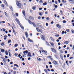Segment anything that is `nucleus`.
<instances>
[{"label": "nucleus", "instance_id": "1", "mask_svg": "<svg viewBox=\"0 0 74 74\" xmlns=\"http://www.w3.org/2000/svg\"><path fill=\"white\" fill-rule=\"evenodd\" d=\"M16 4L18 7H21V2L20 1H17L16 2Z\"/></svg>", "mask_w": 74, "mask_h": 74}, {"label": "nucleus", "instance_id": "2", "mask_svg": "<svg viewBox=\"0 0 74 74\" xmlns=\"http://www.w3.org/2000/svg\"><path fill=\"white\" fill-rule=\"evenodd\" d=\"M36 29L37 30V31L38 32H40V33H42V31L41 29H39L37 28H36Z\"/></svg>", "mask_w": 74, "mask_h": 74}, {"label": "nucleus", "instance_id": "3", "mask_svg": "<svg viewBox=\"0 0 74 74\" xmlns=\"http://www.w3.org/2000/svg\"><path fill=\"white\" fill-rule=\"evenodd\" d=\"M45 36H44L41 35V38L43 40H45Z\"/></svg>", "mask_w": 74, "mask_h": 74}, {"label": "nucleus", "instance_id": "4", "mask_svg": "<svg viewBox=\"0 0 74 74\" xmlns=\"http://www.w3.org/2000/svg\"><path fill=\"white\" fill-rule=\"evenodd\" d=\"M51 49L52 51V52H53L55 53L56 52V49H55L54 48H51Z\"/></svg>", "mask_w": 74, "mask_h": 74}, {"label": "nucleus", "instance_id": "5", "mask_svg": "<svg viewBox=\"0 0 74 74\" xmlns=\"http://www.w3.org/2000/svg\"><path fill=\"white\" fill-rule=\"evenodd\" d=\"M27 56L28 57H32V55H31V53L30 52H29L28 53Z\"/></svg>", "mask_w": 74, "mask_h": 74}, {"label": "nucleus", "instance_id": "6", "mask_svg": "<svg viewBox=\"0 0 74 74\" xmlns=\"http://www.w3.org/2000/svg\"><path fill=\"white\" fill-rule=\"evenodd\" d=\"M53 63L54 64H59L58 62H57L56 61L54 60L53 61Z\"/></svg>", "mask_w": 74, "mask_h": 74}, {"label": "nucleus", "instance_id": "7", "mask_svg": "<svg viewBox=\"0 0 74 74\" xmlns=\"http://www.w3.org/2000/svg\"><path fill=\"white\" fill-rule=\"evenodd\" d=\"M57 27H58V28H59V29H60V28H61V26L60 25H59V24H57Z\"/></svg>", "mask_w": 74, "mask_h": 74}, {"label": "nucleus", "instance_id": "8", "mask_svg": "<svg viewBox=\"0 0 74 74\" xmlns=\"http://www.w3.org/2000/svg\"><path fill=\"white\" fill-rule=\"evenodd\" d=\"M28 41H29V42H33V40L30 39L29 38H28Z\"/></svg>", "mask_w": 74, "mask_h": 74}, {"label": "nucleus", "instance_id": "9", "mask_svg": "<svg viewBox=\"0 0 74 74\" xmlns=\"http://www.w3.org/2000/svg\"><path fill=\"white\" fill-rule=\"evenodd\" d=\"M25 35L27 38H28V37H29V35H28V33H27V32H25Z\"/></svg>", "mask_w": 74, "mask_h": 74}, {"label": "nucleus", "instance_id": "10", "mask_svg": "<svg viewBox=\"0 0 74 74\" xmlns=\"http://www.w3.org/2000/svg\"><path fill=\"white\" fill-rule=\"evenodd\" d=\"M19 25L21 26V28L22 29H23V30H24V27L21 25V24H19Z\"/></svg>", "mask_w": 74, "mask_h": 74}, {"label": "nucleus", "instance_id": "11", "mask_svg": "<svg viewBox=\"0 0 74 74\" xmlns=\"http://www.w3.org/2000/svg\"><path fill=\"white\" fill-rule=\"evenodd\" d=\"M64 44H66V45H67V44H69V42H68V41H65L64 42Z\"/></svg>", "mask_w": 74, "mask_h": 74}, {"label": "nucleus", "instance_id": "12", "mask_svg": "<svg viewBox=\"0 0 74 74\" xmlns=\"http://www.w3.org/2000/svg\"><path fill=\"white\" fill-rule=\"evenodd\" d=\"M29 18L30 19H31V20H33V19H34V18L33 17L30 16Z\"/></svg>", "mask_w": 74, "mask_h": 74}, {"label": "nucleus", "instance_id": "13", "mask_svg": "<svg viewBox=\"0 0 74 74\" xmlns=\"http://www.w3.org/2000/svg\"><path fill=\"white\" fill-rule=\"evenodd\" d=\"M44 71H45V72L46 73V74H48V72L47 70L46 69H44Z\"/></svg>", "mask_w": 74, "mask_h": 74}, {"label": "nucleus", "instance_id": "14", "mask_svg": "<svg viewBox=\"0 0 74 74\" xmlns=\"http://www.w3.org/2000/svg\"><path fill=\"white\" fill-rule=\"evenodd\" d=\"M23 15H24V16H25V10H23Z\"/></svg>", "mask_w": 74, "mask_h": 74}, {"label": "nucleus", "instance_id": "15", "mask_svg": "<svg viewBox=\"0 0 74 74\" xmlns=\"http://www.w3.org/2000/svg\"><path fill=\"white\" fill-rule=\"evenodd\" d=\"M5 53L6 55H8V51H7V50L5 51Z\"/></svg>", "mask_w": 74, "mask_h": 74}, {"label": "nucleus", "instance_id": "16", "mask_svg": "<svg viewBox=\"0 0 74 74\" xmlns=\"http://www.w3.org/2000/svg\"><path fill=\"white\" fill-rule=\"evenodd\" d=\"M16 22H17V23H19V20H18V19L16 18Z\"/></svg>", "mask_w": 74, "mask_h": 74}, {"label": "nucleus", "instance_id": "17", "mask_svg": "<svg viewBox=\"0 0 74 74\" xmlns=\"http://www.w3.org/2000/svg\"><path fill=\"white\" fill-rule=\"evenodd\" d=\"M4 3L5 5H6V6H7V7L8 6V4H7V2L5 1L4 2Z\"/></svg>", "mask_w": 74, "mask_h": 74}, {"label": "nucleus", "instance_id": "18", "mask_svg": "<svg viewBox=\"0 0 74 74\" xmlns=\"http://www.w3.org/2000/svg\"><path fill=\"white\" fill-rule=\"evenodd\" d=\"M39 14L40 16H42V12H39Z\"/></svg>", "mask_w": 74, "mask_h": 74}, {"label": "nucleus", "instance_id": "19", "mask_svg": "<svg viewBox=\"0 0 74 74\" xmlns=\"http://www.w3.org/2000/svg\"><path fill=\"white\" fill-rule=\"evenodd\" d=\"M32 24L34 26V27H36V24H35V23H32Z\"/></svg>", "mask_w": 74, "mask_h": 74}, {"label": "nucleus", "instance_id": "20", "mask_svg": "<svg viewBox=\"0 0 74 74\" xmlns=\"http://www.w3.org/2000/svg\"><path fill=\"white\" fill-rule=\"evenodd\" d=\"M10 9L11 10V11H13V9H12V6H10Z\"/></svg>", "mask_w": 74, "mask_h": 74}, {"label": "nucleus", "instance_id": "21", "mask_svg": "<svg viewBox=\"0 0 74 74\" xmlns=\"http://www.w3.org/2000/svg\"><path fill=\"white\" fill-rule=\"evenodd\" d=\"M50 44L51 45V46H52L53 47V45H54V44L53 43V42H51Z\"/></svg>", "mask_w": 74, "mask_h": 74}, {"label": "nucleus", "instance_id": "22", "mask_svg": "<svg viewBox=\"0 0 74 74\" xmlns=\"http://www.w3.org/2000/svg\"><path fill=\"white\" fill-rule=\"evenodd\" d=\"M23 53H26L27 54V53H28V51H23Z\"/></svg>", "mask_w": 74, "mask_h": 74}, {"label": "nucleus", "instance_id": "23", "mask_svg": "<svg viewBox=\"0 0 74 74\" xmlns=\"http://www.w3.org/2000/svg\"><path fill=\"white\" fill-rule=\"evenodd\" d=\"M1 46H4V42H2L1 43Z\"/></svg>", "mask_w": 74, "mask_h": 74}, {"label": "nucleus", "instance_id": "24", "mask_svg": "<svg viewBox=\"0 0 74 74\" xmlns=\"http://www.w3.org/2000/svg\"><path fill=\"white\" fill-rule=\"evenodd\" d=\"M47 3L46 2H45L43 4V5H46Z\"/></svg>", "mask_w": 74, "mask_h": 74}, {"label": "nucleus", "instance_id": "25", "mask_svg": "<svg viewBox=\"0 0 74 74\" xmlns=\"http://www.w3.org/2000/svg\"><path fill=\"white\" fill-rule=\"evenodd\" d=\"M50 38L52 41H54V40H53V39L52 37H50Z\"/></svg>", "mask_w": 74, "mask_h": 74}, {"label": "nucleus", "instance_id": "26", "mask_svg": "<svg viewBox=\"0 0 74 74\" xmlns=\"http://www.w3.org/2000/svg\"><path fill=\"white\" fill-rule=\"evenodd\" d=\"M28 22L29 23V24H32V22H31V21H30L28 20Z\"/></svg>", "mask_w": 74, "mask_h": 74}, {"label": "nucleus", "instance_id": "27", "mask_svg": "<svg viewBox=\"0 0 74 74\" xmlns=\"http://www.w3.org/2000/svg\"><path fill=\"white\" fill-rule=\"evenodd\" d=\"M1 51L2 52H5V51L3 49H1Z\"/></svg>", "mask_w": 74, "mask_h": 74}, {"label": "nucleus", "instance_id": "28", "mask_svg": "<svg viewBox=\"0 0 74 74\" xmlns=\"http://www.w3.org/2000/svg\"><path fill=\"white\" fill-rule=\"evenodd\" d=\"M36 6H34L32 7V8L33 10H35V9H36Z\"/></svg>", "mask_w": 74, "mask_h": 74}, {"label": "nucleus", "instance_id": "29", "mask_svg": "<svg viewBox=\"0 0 74 74\" xmlns=\"http://www.w3.org/2000/svg\"><path fill=\"white\" fill-rule=\"evenodd\" d=\"M14 66H16V67H19L18 65L16 64H14Z\"/></svg>", "mask_w": 74, "mask_h": 74}, {"label": "nucleus", "instance_id": "30", "mask_svg": "<svg viewBox=\"0 0 74 74\" xmlns=\"http://www.w3.org/2000/svg\"><path fill=\"white\" fill-rule=\"evenodd\" d=\"M3 60L4 62H6V60H5V58H4L3 59Z\"/></svg>", "mask_w": 74, "mask_h": 74}, {"label": "nucleus", "instance_id": "31", "mask_svg": "<svg viewBox=\"0 0 74 74\" xmlns=\"http://www.w3.org/2000/svg\"><path fill=\"white\" fill-rule=\"evenodd\" d=\"M9 56H10V57H11V53H10V52H9Z\"/></svg>", "mask_w": 74, "mask_h": 74}, {"label": "nucleus", "instance_id": "32", "mask_svg": "<svg viewBox=\"0 0 74 74\" xmlns=\"http://www.w3.org/2000/svg\"><path fill=\"white\" fill-rule=\"evenodd\" d=\"M46 19H47V20L48 21H49V20L50 19V18L49 17H47L46 18Z\"/></svg>", "mask_w": 74, "mask_h": 74}, {"label": "nucleus", "instance_id": "33", "mask_svg": "<svg viewBox=\"0 0 74 74\" xmlns=\"http://www.w3.org/2000/svg\"><path fill=\"white\" fill-rule=\"evenodd\" d=\"M62 1L64 3H65L66 2V1L65 0L64 1V0H62Z\"/></svg>", "mask_w": 74, "mask_h": 74}, {"label": "nucleus", "instance_id": "34", "mask_svg": "<svg viewBox=\"0 0 74 74\" xmlns=\"http://www.w3.org/2000/svg\"><path fill=\"white\" fill-rule=\"evenodd\" d=\"M1 7H2L3 8V7H4V4H2L1 5Z\"/></svg>", "mask_w": 74, "mask_h": 74}, {"label": "nucleus", "instance_id": "35", "mask_svg": "<svg viewBox=\"0 0 74 74\" xmlns=\"http://www.w3.org/2000/svg\"><path fill=\"white\" fill-rule=\"evenodd\" d=\"M37 59L38 60H41V58H37Z\"/></svg>", "mask_w": 74, "mask_h": 74}, {"label": "nucleus", "instance_id": "36", "mask_svg": "<svg viewBox=\"0 0 74 74\" xmlns=\"http://www.w3.org/2000/svg\"><path fill=\"white\" fill-rule=\"evenodd\" d=\"M18 46V44H16L14 45V47H16Z\"/></svg>", "mask_w": 74, "mask_h": 74}, {"label": "nucleus", "instance_id": "37", "mask_svg": "<svg viewBox=\"0 0 74 74\" xmlns=\"http://www.w3.org/2000/svg\"><path fill=\"white\" fill-rule=\"evenodd\" d=\"M63 22L64 23H66V21L64 20L63 21Z\"/></svg>", "mask_w": 74, "mask_h": 74}, {"label": "nucleus", "instance_id": "38", "mask_svg": "<svg viewBox=\"0 0 74 74\" xmlns=\"http://www.w3.org/2000/svg\"><path fill=\"white\" fill-rule=\"evenodd\" d=\"M13 32L14 34H15V35L16 34V32H15V30H13Z\"/></svg>", "mask_w": 74, "mask_h": 74}, {"label": "nucleus", "instance_id": "39", "mask_svg": "<svg viewBox=\"0 0 74 74\" xmlns=\"http://www.w3.org/2000/svg\"><path fill=\"white\" fill-rule=\"evenodd\" d=\"M11 40H9L8 42V43H9L10 42H11Z\"/></svg>", "mask_w": 74, "mask_h": 74}, {"label": "nucleus", "instance_id": "40", "mask_svg": "<svg viewBox=\"0 0 74 74\" xmlns=\"http://www.w3.org/2000/svg\"><path fill=\"white\" fill-rule=\"evenodd\" d=\"M14 55L15 56H18V53H15L14 54Z\"/></svg>", "mask_w": 74, "mask_h": 74}, {"label": "nucleus", "instance_id": "41", "mask_svg": "<svg viewBox=\"0 0 74 74\" xmlns=\"http://www.w3.org/2000/svg\"><path fill=\"white\" fill-rule=\"evenodd\" d=\"M71 32L72 33H74V30H72Z\"/></svg>", "mask_w": 74, "mask_h": 74}, {"label": "nucleus", "instance_id": "42", "mask_svg": "<svg viewBox=\"0 0 74 74\" xmlns=\"http://www.w3.org/2000/svg\"><path fill=\"white\" fill-rule=\"evenodd\" d=\"M60 53H63L64 52H63V51H62V50H61L60 51Z\"/></svg>", "mask_w": 74, "mask_h": 74}, {"label": "nucleus", "instance_id": "43", "mask_svg": "<svg viewBox=\"0 0 74 74\" xmlns=\"http://www.w3.org/2000/svg\"><path fill=\"white\" fill-rule=\"evenodd\" d=\"M70 56V55L69 54H68L67 56V58H69Z\"/></svg>", "mask_w": 74, "mask_h": 74}, {"label": "nucleus", "instance_id": "44", "mask_svg": "<svg viewBox=\"0 0 74 74\" xmlns=\"http://www.w3.org/2000/svg\"><path fill=\"white\" fill-rule=\"evenodd\" d=\"M38 19H41V17L40 16H38Z\"/></svg>", "mask_w": 74, "mask_h": 74}, {"label": "nucleus", "instance_id": "45", "mask_svg": "<svg viewBox=\"0 0 74 74\" xmlns=\"http://www.w3.org/2000/svg\"><path fill=\"white\" fill-rule=\"evenodd\" d=\"M66 32H69V29H67L66 30Z\"/></svg>", "mask_w": 74, "mask_h": 74}, {"label": "nucleus", "instance_id": "46", "mask_svg": "<svg viewBox=\"0 0 74 74\" xmlns=\"http://www.w3.org/2000/svg\"><path fill=\"white\" fill-rule=\"evenodd\" d=\"M3 32H5V29L4 28H3Z\"/></svg>", "mask_w": 74, "mask_h": 74}, {"label": "nucleus", "instance_id": "47", "mask_svg": "<svg viewBox=\"0 0 74 74\" xmlns=\"http://www.w3.org/2000/svg\"><path fill=\"white\" fill-rule=\"evenodd\" d=\"M69 1H72V2H74V1L73 0H69Z\"/></svg>", "mask_w": 74, "mask_h": 74}, {"label": "nucleus", "instance_id": "48", "mask_svg": "<svg viewBox=\"0 0 74 74\" xmlns=\"http://www.w3.org/2000/svg\"><path fill=\"white\" fill-rule=\"evenodd\" d=\"M54 5H55V8H58V6H57V5H55L54 4Z\"/></svg>", "mask_w": 74, "mask_h": 74}, {"label": "nucleus", "instance_id": "49", "mask_svg": "<svg viewBox=\"0 0 74 74\" xmlns=\"http://www.w3.org/2000/svg\"><path fill=\"white\" fill-rule=\"evenodd\" d=\"M16 74V71H14L13 72V74Z\"/></svg>", "mask_w": 74, "mask_h": 74}, {"label": "nucleus", "instance_id": "50", "mask_svg": "<svg viewBox=\"0 0 74 74\" xmlns=\"http://www.w3.org/2000/svg\"><path fill=\"white\" fill-rule=\"evenodd\" d=\"M39 2L40 3H42V0H40L39 1Z\"/></svg>", "mask_w": 74, "mask_h": 74}, {"label": "nucleus", "instance_id": "51", "mask_svg": "<svg viewBox=\"0 0 74 74\" xmlns=\"http://www.w3.org/2000/svg\"><path fill=\"white\" fill-rule=\"evenodd\" d=\"M46 25L47 26H48V23H46Z\"/></svg>", "mask_w": 74, "mask_h": 74}, {"label": "nucleus", "instance_id": "52", "mask_svg": "<svg viewBox=\"0 0 74 74\" xmlns=\"http://www.w3.org/2000/svg\"><path fill=\"white\" fill-rule=\"evenodd\" d=\"M5 57L6 59H8V57H7V56H5Z\"/></svg>", "mask_w": 74, "mask_h": 74}, {"label": "nucleus", "instance_id": "53", "mask_svg": "<svg viewBox=\"0 0 74 74\" xmlns=\"http://www.w3.org/2000/svg\"><path fill=\"white\" fill-rule=\"evenodd\" d=\"M56 37H59V35L58 34H56L55 35Z\"/></svg>", "mask_w": 74, "mask_h": 74}, {"label": "nucleus", "instance_id": "54", "mask_svg": "<svg viewBox=\"0 0 74 74\" xmlns=\"http://www.w3.org/2000/svg\"><path fill=\"white\" fill-rule=\"evenodd\" d=\"M60 12L61 13V14H63V13L62 12V11L61 10H60Z\"/></svg>", "mask_w": 74, "mask_h": 74}, {"label": "nucleus", "instance_id": "55", "mask_svg": "<svg viewBox=\"0 0 74 74\" xmlns=\"http://www.w3.org/2000/svg\"><path fill=\"white\" fill-rule=\"evenodd\" d=\"M16 15L17 16H18V14L17 13H16Z\"/></svg>", "mask_w": 74, "mask_h": 74}, {"label": "nucleus", "instance_id": "56", "mask_svg": "<svg viewBox=\"0 0 74 74\" xmlns=\"http://www.w3.org/2000/svg\"><path fill=\"white\" fill-rule=\"evenodd\" d=\"M64 31H63L62 32V34H64Z\"/></svg>", "mask_w": 74, "mask_h": 74}, {"label": "nucleus", "instance_id": "57", "mask_svg": "<svg viewBox=\"0 0 74 74\" xmlns=\"http://www.w3.org/2000/svg\"><path fill=\"white\" fill-rule=\"evenodd\" d=\"M51 71H54V70L52 69L51 70Z\"/></svg>", "mask_w": 74, "mask_h": 74}, {"label": "nucleus", "instance_id": "58", "mask_svg": "<svg viewBox=\"0 0 74 74\" xmlns=\"http://www.w3.org/2000/svg\"><path fill=\"white\" fill-rule=\"evenodd\" d=\"M13 69L14 70H16V68L15 67H14L13 68Z\"/></svg>", "mask_w": 74, "mask_h": 74}, {"label": "nucleus", "instance_id": "59", "mask_svg": "<svg viewBox=\"0 0 74 74\" xmlns=\"http://www.w3.org/2000/svg\"><path fill=\"white\" fill-rule=\"evenodd\" d=\"M51 58V57L50 56H49L47 57L48 58Z\"/></svg>", "mask_w": 74, "mask_h": 74}, {"label": "nucleus", "instance_id": "60", "mask_svg": "<svg viewBox=\"0 0 74 74\" xmlns=\"http://www.w3.org/2000/svg\"><path fill=\"white\" fill-rule=\"evenodd\" d=\"M5 14L6 16H7V14L6 12H5Z\"/></svg>", "mask_w": 74, "mask_h": 74}, {"label": "nucleus", "instance_id": "61", "mask_svg": "<svg viewBox=\"0 0 74 74\" xmlns=\"http://www.w3.org/2000/svg\"><path fill=\"white\" fill-rule=\"evenodd\" d=\"M42 8H39V10H42Z\"/></svg>", "mask_w": 74, "mask_h": 74}, {"label": "nucleus", "instance_id": "62", "mask_svg": "<svg viewBox=\"0 0 74 74\" xmlns=\"http://www.w3.org/2000/svg\"><path fill=\"white\" fill-rule=\"evenodd\" d=\"M42 52H45V51L44 50H42Z\"/></svg>", "mask_w": 74, "mask_h": 74}, {"label": "nucleus", "instance_id": "63", "mask_svg": "<svg viewBox=\"0 0 74 74\" xmlns=\"http://www.w3.org/2000/svg\"><path fill=\"white\" fill-rule=\"evenodd\" d=\"M73 59V57H71L70 58V59Z\"/></svg>", "mask_w": 74, "mask_h": 74}, {"label": "nucleus", "instance_id": "64", "mask_svg": "<svg viewBox=\"0 0 74 74\" xmlns=\"http://www.w3.org/2000/svg\"><path fill=\"white\" fill-rule=\"evenodd\" d=\"M72 49L74 50V45L73 46V48H72Z\"/></svg>", "mask_w": 74, "mask_h": 74}]
</instances>
